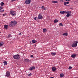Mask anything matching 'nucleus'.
<instances>
[{
	"label": "nucleus",
	"mask_w": 78,
	"mask_h": 78,
	"mask_svg": "<svg viewBox=\"0 0 78 78\" xmlns=\"http://www.w3.org/2000/svg\"><path fill=\"white\" fill-rule=\"evenodd\" d=\"M69 2H64V5H65L66 6H67V4H69Z\"/></svg>",
	"instance_id": "nucleus-12"
},
{
	"label": "nucleus",
	"mask_w": 78,
	"mask_h": 78,
	"mask_svg": "<svg viewBox=\"0 0 78 78\" xmlns=\"http://www.w3.org/2000/svg\"><path fill=\"white\" fill-rule=\"evenodd\" d=\"M78 41H74L73 42V44L72 45V47H76L77 46Z\"/></svg>",
	"instance_id": "nucleus-2"
},
{
	"label": "nucleus",
	"mask_w": 78,
	"mask_h": 78,
	"mask_svg": "<svg viewBox=\"0 0 78 78\" xmlns=\"http://www.w3.org/2000/svg\"><path fill=\"white\" fill-rule=\"evenodd\" d=\"M58 22V20H55L54 21V23H56Z\"/></svg>",
	"instance_id": "nucleus-20"
},
{
	"label": "nucleus",
	"mask_w": 78,
	"mask_h": 78,
	"mask_svg": "<svg viewBox=\"0 0 78 78\" xmlns=\"http://www.w3.org/2000/svg\"><path fill=\"white\" fill-rule=\"evenodd\" d=\"M8 25H5L4 26V28H5L6 29H8Z\"/></svg>",
	"instance_id": "nucleus-14"
},
{
	"label": "nucleus",
	"mask_w": 78,
	"mask_h": 78,
	"mask_svg": "<svg viewBox=\"0 0 78 78\" xmlns=\"http://www.w3.org/2000/svg\"><path fill=\"white\" fill-rule=\"evenodd\" d=\"M24 62H29L28 59H25V60H24Z\"/></svg>",
	"instance_id": "nucleus-26"
},
{
	"label": "nucleus",
	"mask_w": 78,
	"mask_h": 78,
	"mask_svg": "<svg viewBox=\"0 0 78 78\" xmlns=\"http://www.w3.org/2000/svg\"><path fill=\"white\" fill-rule=\"evenodd\" d=\"M2 15L3 16H5V14H3Z\"/></svg>",
	"instance_id": "nucleus-37"
},
{
	"label": "nucleus",
	"mask_w": 78,
	"mask_h": 78,
	"mask_svg": "<svg viewBox=\"0 0 78 78\" xmlns=\"http://www.w3.org/2000/svg\"><path fill=\"white\" fill-rule=\"evenodd\" d=\"M71 0H66V1H67V2H69V1H70Z\"/></svg>",
	"instance_id": "nucleus-39"
},
{
	"label": "nucleus",
	"mask_w": 78,
	"mask_h": 78,
	"mask_svg": "<svg viewBox=\"0 0 78 78\" xmlns=\"http://www.w3.org/2000/svg\"><path fill=\"white\" fill-rule=\"evenodd\" d=\"M38 19L37 18V17H35V18H34V20H37Z\"/></svg>",
	"instance_id": "nucleus-27"
},
{
	"label": "nucleus",
	"mask_w": 78,
	"mask_h": 78,
	"mask_svg": "<svg viewBox=\"0 0 78 78\" xmlns=\"http://www.w3.org/2000/svg\"><path fill=\"white\" fill-rule=\"evenodd\" d=\"M52 70L53 72H55L56 70V68L55 67H53L52 68Z\"/></svg>",
	"instance_id": "nucleus-9"
},
{
	"label": "nucleus",
	"mask_w": 78,
	"mask_h": 78,
	"mask_svg": "<svg viewBox=\"0 0 78 78\" xmlns=\"http://www.w3.org/2000/svg\"><path fill=\"white\" fill-rule=\"evenodd\" d=\"M32 75V74H31V73L29 74V75H28V76H31Z\"/></svg>",
	"instance_id": "nucleus-30"
},
{
	"label": "nucleus",
	"mask_w": 78,
	"mask_h": 78,
	"mask_svg": "<svg viewBox=\"0 0 78 78\" xmlns=\"http://www.w3.org/2000/svg\"><path fill=\"white\" fill-rule=\"evenodd\" d=\"M31 2V0H26V1H25V3L27 5H28L30 4V2Z\"/></svg>",
	"instance_id": "nucleus-6"
},
{
	"label": "nucleus",
	"mask_w": 78,
	"mask_h": 78,
	"mask_svg": "<svg viewBox=\"0 0 78 78\" xmlns=\"http://www.w3.org/2000/svg\"><path fill=\"white\" fill-rule=\"evenodd\" d=\"M11 34H9L8 35V38H9V37H11Z\"/></svg>",
	"instance_id": "nucleus-32"
},
{
	"label": "nucleus",
	"mask_w": 78,
	"mask_h": 78,
	"mask_svg": "<svg viewBox=\"0 0 78 78\" xmlns=\"http://www.w3.org/2000/svg\"><path fill=\"white\" fill-rule=\"evenodd\" d=\"M50 78H54L53 77H51Z\"/></svg>",
	"instance_id": "nucleus-40"
},
{
	"label": "nucleus",
	"mask_w": 78,
	"mask_h": 78,
	"mask_svg": "<svg viewBox=\"0 0 78 78\" xmlns=\"http://www.w3.org/2000/svg\"><path fill=\"white\" fill-rule=\"evenodd\" d=\"M59 26H63V25L62 23H60L59 24Z\"/></svg>",
	"instance_id": "nucleus-28"
},
{
	"label": "nucleus",
	"mask_w": 78,
	"mask_h": 78,
	"mask_svg": "<svg viewBox=\"0 0 78 78\" xmlns=\"http://www.w3.org/2000/svg\"><path fill=\"white\" fill-rule=\"evenodd\" d=\"M60 13L62 14H63L64 13H65V11H63L62 12L61 11L60 12Z\"/></svg>",
	"instance_id": "nucleus-18"
},
{
	"label": "nucleus",
	"mask_w": 78,
	"mask_h": 78,
	"mask_svg": "<svg viewBox=\"0 0 78 78\" xmlns=\"http://www.w3.org/2000/svg\"><path fill=\"white\" fill-rule=\"evenodd\" d=\"M0 33H1V32H0Z\"/></svg>",
	"instance_id": "nucleus-42"
},
{
	"label": "nucleus",
	"mask_w": 78,
	"mask_h": 78,
	"mask_svg": "<svg viewBox=\"0 0 78 78\" xmlns=\"http://www.w3.org/2000/svg\"><path fill=\"white\" fill-rule=\"evenodd\" d=\"M22 34L21 33H20V34H19V35H21Z\"/></svg>",
	"instance_id": "nucleus-36"
},
{
	"label": "nucleus",
	"mask_w": 78,
	"mask_h": 78,
	"mask_svg": "<svg viewBox=\"0 0 78 78\" xmlns=\"http://www.w3.org/2000/svg\"><path fill=\"white\" fill-rule=\"evenodd\" d=\"M4 45L3 43H0V45L1 46H4Z\"/></svg>",
	"instance_id": "nucleus-23"
},
{
	"label": "nucleus",
	"mask_w": 78,
	"mask_h": 78,
	"mask_svg": "<svg viewBox=\"0 0 78 78\" xmlns=\"http://www.w3.org/2000/svg\"><path fill=\"white\" fill-rule=\"evenodd\" d=\"M35 67L34 66H32L31 67H30V70H32L33 69H35Z\"/></svg>",
	"instance_id": "nucleus-10"
},
{
	"label": "nucleus",
	"mask_w": 78,
	"mask_h": 78,
	"mask_svg": "<svg viewBox=\"0 0 78 78\" xmlns=\"http://www.w3.org/2000/svg\"><path fill=\"white\" fill-rule=\"evenodd\" d=\"M41 9L44 10H47L46 8L44 6H42V7H41Z\"/></svg>",
	"instance_id": "nucleus-13"
},
{
	"label": "nucleus",
	"mask_w": 78,
	"mask_h": 78,
	"mask_svg": "<svg viewBox=\"0 0 78 78\" xmlns=\"http://www.w3.org/2000/svg\"><path fill=\"white\" fill-rule=\"evenodd\" d=\"M10 13L11 15H12V16H14L16 15L15 13H14V12L13 10H11Z\"/></svg>",
	"instance_id": "nucleus-5"
},
{
	"label": "nucleus",
	"mask_w": 78,
	"mask_h": 78,
	"mask_svg": "<svg viewBox=\"0 0 78 78\" xmlns=\"http://www.w3.org/2000/svg\"><path fill=\"white\" fill-rule=\"evenodd\" d=\"M51 54L52 56H55L56 54V53L55 52H52L51 53Z\"/></svg>",
	"instance_id": "nucleus-11"
},
{
	"label": "nucleus",
	"mask_w": 78,
	"mask_h": 78,
	"mask_svg": "<svg viewBox=\"0 0 78 78\" xmlns=\"http://www.w3.org/2000/svg\"><path fill=\"white\" fill-rule=\"evenodd\" d=\"M0 5L1 6H2L4 5V3L3 2H1V4H0Z\"/></svg>",
	"instance_id": "nucleus-29"
},
{
	"label": "nucleus",
	"mask_w": 78,
	"mask_h": 78,
	"mask_svg": "<svg viewBox=\"0 0 78 78\" xmlns=\"http://www.w3.org/2000/svg\"><path fill=\"white\" fill-rule=\"evenodd\" d=\"M76 56V54H72L71 55V57L72 58H75Z\"/></svg>",
	"instance_id": "nucleus-8"
},
{
	"label": "nucleus",
	"mask_w": 78,
	"mask_h": 78,
	"mask_svg": "<svg viewBox=\"0 0 78 78\" xmlns=\"http://www.w3.org/2000/svg\"><path fill=\"white\" fill-rule=\"evenodd\" d=\"M51 2L52 3H57V1H51Z\"/></svg>",
	"instance_id": "nucleus-19"
},
{
	"label": "nucleus",
	"mask_w": 78,
	"mask_h": 78,
	"mask_svg": "<svg viewBox=\"0 0 78 78\" xmlns=\"http://www.w3.org/2000/svg\"><path fill=\"white\" fill-rule=\"evenodd\" d=\"M5 76V77H9L10 76V73L9 71H7Z\"/></svg>",
	"instance_id": "nucleus-4"
},
{
	"label": "nucleus",
	"mask_w": 78,
	"mask_h": 78,
	"mask_svg": "<svg viewBox=\"0 0 78 78\" xmlns=\"http://www.w3.org/2000/svg\"><path fill=\"white\" fill-rule=\"evenodd\" d=\"M17 24V22L16 21H11V24H10V26L11 27H13Z\"/></svg>",
	"instance_id": "nucleus-1"
},
{
	"label": "nucleus",
	"mask_w": 78,
	"mask_h": 78,
	"mask_svg": "<svg viewBox=\"0 0 78 78\" xmlns=\"http://www.w3.org/2000/svg\"><path fill=\"white\" fill-rule=\"evenodd\" d=\"M46 31H47L46 29H43V32H45Z\"/></svg>",
	"instance_id": "nucleus-24"
},
{
	"label": "nucleus",
	"mask_w": 78,
	"mask_h": 78,
	"mask_svg": "<svg viewBox=\"0 0 78 78\" xmlns=\"http://www.w3.org/2000/svg\"><path fill=\"white\" fill-rule=\"evenodd\" d=\"M7 62H4V66H5L6 65H7Z\"/></svg>",
	"instance_id": "nucleus-22"
},
{
	"label": "nucleus",
	"mask_w": 78,
	"mask_h": 78,
	"mask_svg": "<svg viewBox=\"0 0 78 78\" xmlns=\"http://www.w3.org/2000/svg\"><path fill=\"white\" fill-rule=\"evenodd\" d=\"M3 9V7L2 6L0 7V10H2Z\"/></svg>",
	"instance_id": "nucleus-33"
},
{
	"label": "nucleus",
	"mask_w": 78,
	"mask_h": 78,
	"mask_svg": "<svg viewBox=\"0 0 78 78\" xmlns=\"http://www.w3.org/2000/svg\"><path fill=\"white\" fill-rule=\"evenodd\" d=\"M32 43H37V41L36 40H32Z\"/></svg>",
	"instance_id": "nucleus-16"
},
{
	"label": "nucleus",
	"mask_w": 78,
	"mask_h": 78,
	"mask_svg": "<svg viewBox=\"0 0 78 78\" xmlns=\"http://www.w3.org/2000/svg\"><path fill=\"white\" fill-rule=\"evenodd\" d=\"M33 57V55H30V57L32 58V57Z\"/></svg>",
	"instance_id": "nucleus-34"
},
{
	"label": "nucleus",
	"mask_w": 78,
	"mask_h": 78,
	"mask_svg": "<svg viewBox=\"0 0 78 78\" xmlns=\"http://www.w3.org/2000/svg\"><path fill=\"white\" fill-rule=\"evenodd\" d=\"M1 12H4V10H2L1 11Z\"/></svg>",
	"instance_id": "nucleus-35"
},
{
	"label": "nucleus",
	"mask_w": 78,
	"mask_h": 78,
	"mask_svg": "<svg viewBox=\"0 0 78 78\" xmlns=\"http://www.w3.org/2000/svg\"><path fill=\"white\" fill-rule=\"evenodd\" d=\"M68 34L67 33H65L63 34H62L63 36H68Z\"/></svg>",
	"instance_id": "nucleus-15"
},
{
	"label": "nucleus",
	"mask_w": 78,
	"mask_h": 78,
	"mask_svg": "<svg viewBox=\"0 0 78 78\" xmlns=\"http://www.w3.org/2000/svg\"><path fill=\"white\" fill-rule=\"evenodd\" d=\"M71 69H72V67L70 66L69 67V70H71Z\"/></svg>",
	"instance_id": "nucleus-31"
},
{
	"label": "nucleus",
	"mask_w": 78,
	"mask_h": 78,
	"mask_svg": "<svg viewBox=\"0 0 78 78\" xmlns=\"http://www.w3.org/2000/svg\"><path fill=\"white\" fill-rule=\"evenodd\" d=\"M64 76V74L62 73H61L60 74V77H63V76Z\"/></svg>",
	"instance_id": "nucleus-21"
},
{
	"label": "nucleus",
	"mask_w": 78,
	"mask_h": 78,
	"mask_svg": "<svg viewBox=\"0 0 78 78\" xmlns=\"http://www.w3.org/2000/svg\"><path fill=\"white\" fill-rule=\"evenodd\" d=\"M65 13L66 14H71V11H69L68 12H66L65 11Z\"/></svg>",
	"instance_id": "nucleus-17"
},
{
	"label": "nucleus",
	"mask_w": 78,
	"mask_h": 78,
	"mask_svg": "<svg viewBox=\"0 0 78 78\" xmlns=\"http://www.w3.org/2000/svg\"><path fill=\"white\" fill-rule=\"evenodd\" d=\"M12 2H13V1H16V0H12Z\"/></svg>",
	"instance_id": "nucleus-38"
},
{
	"label": "nucleus",
	"mask_w": 78,
	"mask_h": 78,
	"mask_svg": "<svg viewBox=\"0 0 78 78\" xmlns=\"http://www.w3.org/2000/svg\"><path fill=\"white\" fill-rule=\"evenodd\" d=\"M38 17L39 19L42 20L43 19V16L41 14H39L38 15Z\"/></svg>",
	"instance_id": "nucleus-7"
},
{
	"label": "nucleus",
	"mask_w": 78,
	"mask_h": 78,
	"mask_svg": "<svg viewBox=\"0 0 78 78\" xmlns=\"http://www.w3.org/2000/svg\"><path fill=\"white\" fill-rule=\"evenodd\" d=\"M13 58H14V59L17 60L18 59L20 58V55H19L18 54L15 55H13Z\"/></svg>",
	"instance_id": "nucleus-3"
},
{
	"label": "nucleus",
	"mask_w": 78,
	"mask_h": 78,
	"mask_svg": "<svg viewBox=\"0 0 78 78\" xmlns=\"http://www.w3.org/2000/svg\"><path fill=\"white\" fill-rule=\"evenodd\" d=\"M70 16H71L70 14H68L66 15V17H68Z\"/></svg>",
	"instance_id": "nucleus-25"
},
{
	"label": "nucleus",
	"mask_w": 78,
	"mask_h": 78,
	"mask_svg": "<svg viewBox=\"0 0 78 78\" xmlns=\"http://www.w3.org/2000/svg\"><path fill=\"white\" fill-rule=\"evenodd\" d=\"M41 1H44V0H40Z\"/></svg>",
	"instance_id": "nucleus-41"
}]
</instances>
